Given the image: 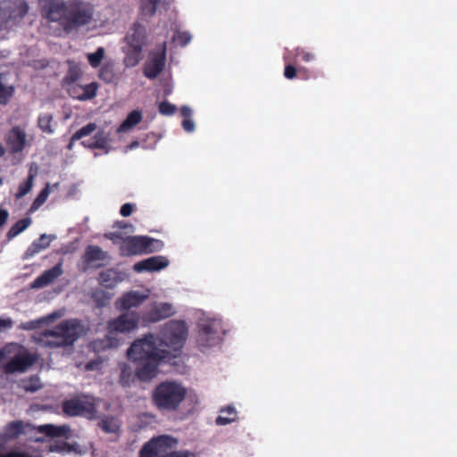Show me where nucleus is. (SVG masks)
I'll use <instances>...</instances> for the list:
<instances>
[{
    "label": "nucleus",
    "mask_w": 457,
    "mask_h": 457,
    "mask_svg": "<svg viewBox=\"0 0 457 457\" xmlns=\"http://www.w3.org/2000/svg\"><path fill=\"white\" fill-rule=\"evenodd\" d=\"M188 336L184 320H171L161 328L159 336L147 334L132 343L128 357L136 363V376L141 381H149L158 372L162 361L170 362L177 358Z\"/></svg>",
    "instance_id": "nucleus-1"
},
{
    "label": "nucleus",
    "mask_w": 457,
    "mask_h": 457,
    "mask_svg": "<svg viewBox=\"0 0 457 457\" xmlns=\"http://www.w3.org/2000/svg\"><path fill=\"white\" fill-rule=\"evenodd\" d=\"M94 5L83 0L68 1L56 20L66 33H71L89 25L94 20Z\"/></svg>",
    "instance_id": "nucleus-2"
},
{
    "label": "nucleus",
    "mask_w": 457,
    "mask_h": 457,
    "mask_svg": "<svg viewBox=\"0 0 457 457\" xmlns=\"http://www.w3.org/2000/svg\"><path fill=\"white\" fill-rule=\"evenodd\" d=\"M141 320V314L136 311L124 312L120 316L108 321V334L102 339L93 342L95 351H103L107 348H116L120 345V340L115 333H129L137 328Z\"/></svg>",
    "instance_id": "nucleus-3"
},
{
    "label": "nucleus",
    "mask_w": 457,
    "mask_h": 457,
    "mask_svg": "<svg viewBox=\"0 0 457 457\" xmlns=\"http://www.w3.org/2000/svg\"><path fill=\"white\" fill-rule=\"evenodd\" d=\"M127 50L125 51L124 64L126 67H135L143 59V49L146 43V29L139 23H134L125 37Z\"/></svg>",
    "instance_id": "nucleus-4"
},
{
    "label": "nucleus",
    "mask_w": 457,
    "mask_h": 457,
    "mask_svg": "<svg viewBox=\"0 0 457 457\" xmlns=\"http://www.w3.org/2000/svg\"><path fill=\"white\" fill-rule=\"evenodd\" d=\"M164 246L162 240L148 236H128L120 245V254L123 257L149 254L161 251Z\"/></svg>",
    "instance_id": "nucleus-5"
},
{
    "label": "nucleus",
    "mask_w": 457,
    "mask_h": 457,
    "mask_svg": "<svg viewBox=\"0 0 457 457\" xmlns=\"http://www.w3.org/2000/svg\"><path fill=\"white\" fill-rule=\"evenodd\" d=\"M177 444V439L170 436H159L144 445L140 457H162L167 450L175 447Z\"/></svg>",
    "instance_id": "nucleus-6"
},
{
    "label": "nucleus",
    "mask_w": 457,
    "mask_h": 457,
    "mask_svg": "<svg viewBox=\"0 0 457 457\" xmlns=\"http://www.w3.org/2000/svg\"><path fill=\"white\" fill-rule=\"evenodd\" d=\"M166 42L156 46V49L150 53L149 60L145 65L144 75L154 79L164 70L166 63Z\"/></svg>",
    "instance_id": "nucleus-7"
},
{
    "label": "nucleus",
    "mask_w": 457,
    "mask_h": 457,
    "mask_svg": "<svg viewBox=\"0 0 457 457\" xmlns=\"http://www.w3.org/2000/svg\"><path fill=\"white\" fill-rule=\"evenodd\" d=\"M99 405L96 402H63L62 410L68 416H82L92 420L100 418Z\"/></svg>",
    "instance_id": "nucleus-8"
},
{
    "label": "nucleus",
    "mask_w": 457,
    "mask_h": 457,
    "mask_svg": "<svg viewBox=\"0 0 457 457\" xmlns=\"http://www.w3.org/2000/svg\"><path fill=\"white\" fill-rule=\"evenodd\" d=\"M218 322L215 320H205L199 324L197 335V345L201 348L212 347L220 340L218 331Z\"/></svg>",
    "instance_id": "nucleus-9"
},
{
    "label": "nucleus",
    "mask_w": 457,
    "mask_h": 457,
    "mask_svg": "<svg viewBox=\"0 0 457 457\" xmlns=\"http://www.w3.org/2000/svg\"><path fill=\"white\" fill-rule=\"evenodd\" d=\"M186 394V388L179 383L165 381L156 386L153 400H184Z\"/></svg>",
    "instance_id": "nucleus-10"
},
{
    "label": "nucleus",
    "mask_w": 457,
    "mask_h": 457,
    "mask_svg": "<svg viewBox=\"0 0 457 457\" xmlns=\"http://www.w3.org/2000/svg\"><path fill=\"white\" fill-rule=\"evenodd\" d=\"M174 314L173 306L168 303H154L149 309L141 313V320L144 323H155L167 319Z\"/></svg>",
    "instance_id": "nucleus-11"
},
{
    "label": "nucleus",
    "mask_w": 457,
    "mask_h": 457,
    "mask_svg": "<svg viewBox=\"0 0 457 457\" xmlns=\"http://www.w3.org/2000/svg\"><path fill=\"white\" fill-rule=\"evenodd\" d=\"M4 141L11 154L21 153L28 145L27 134L20 126L12 127L6 133Z\"/></svg>",
    "instance_id": "nucleus-12"
},
{
    "label": "nucleus",
    "mask_w": 457,
    "mask_h": 457,
    "mask_svg": "<svg viewBox=\"0 0 457 457\" xmlns=\"http://www.w3.org/2000/svg\"><path fill=\"white\" fill-rule=\"evenodd\" d=\"M58 330L61 331L64 337L62 343H67L68 345H73L86 332L82 322L77 319L62 321L58 324Z\"/></svg>",
    "instance_id": "nucleus-13"
},
{
    "label": "nucleus",
    "mask_w": 457,
    "mask_h": 457,
    "mask_svg": "<svg viewBox=\"0 0 457 457\" xmlns=\"http://www.w3.org/2000/svg\"><path fill=\"white\" fill-rule=\"evenodd\" d=\"M37 361V356L29 353L15 355L3 365L2 370L5 374L24 372Z\"/></svg>",
    "instance_id": "nucleus-14"
},
{
    "label": "nucleus",
    "mask_w": 457,
    "mask_h": 457,
    "mask_svg": "<svg viewBox=\"0 0 457 457\" xmlns=\"http://www.w3.org/2000/svg\"><path fill=\"white\" fill-rule=\"evenodd\" d=\"M67 2L64 0H38L40 13L49 22H55Z\"/></svg>",
    "instance_id": "nucleus-15"
},
{
    "label": "nucleus",
    "mask_w": 457,
    "mask_h": 457,
    "mask_svg": "<svg viewBox=\"0 0 457 457\" xmlns=\"http://www.w3.org/2000/svg\"><path fill=\"white\" fill-rule=\"evenodd\" d=\"M148 297V294L129 291L117 299L115 306L120 312H130L131 308L140 306Z\"/></svg>",
    "instance_id": "nucleus-16"
},
{
    "label": "nucleus",
    "mask_w": 457,
    "mask_h": 457,
    "mask_svg": "<svg viewBox=\"0 0 457 457\" xmlns=\"http://www.w3.org/2000/svg\"><path fill=\"white\" fill-rule=\"evenodd\" d=\"M169 265V261L166 257L162 255L152 256L144 259L134 264L133 270L135 272L141 273L144 271H159Z\"/></svg>",
    "instance_id": "nucleus-17"
},
{
    "label": "nucleus",
    "mask_w": 457,
    "mask_h": 457,
    "mask_svg": "<svg viewBox=\"0 0 457 457\" xmlns=\"http://www.w3.org/2000/svg\"><path fill=\"white\" fill-rule=\"evenodd\" d=\"M107 257L105 252L100 246L97 245H88L87 246L84 254L81 257V261L84 265V270H87L90 267H94L96 269L103 267V263L93 264L98 261H104Z\"/></svg>",
    "instance_id": "nucleus-18"
},
{
    "label": "nucleus",
    "mask_w": 457,
    "mask_h": 457,
    "mask_svg": "<svg viewBox=\"0 0 457 457\" xmlns=\"http://www.w3.org/2000/svg\"><path fill=\"white\" fill-rule=\"evenodd\" d=\"M98 84L96 82H91L86 86L73 84L68 88L69 95L80 101L93 99L96 96Z\"/></svg>",
    "instance_id": "nucleus-19"
},
{
    "label": "nucleus",
    "mask_w": 457,
    "mask_h": 457,
    "mask_svg": "<svg viewBox=\"0 0 457 457\" xmlns=\"http://www.w3.org/2000/svg\"><path fill=\"white\" fill-rule=\"evenodd\" d=\"M62 274V263H57L49 270H45L32 283V288H43L51 284Z\"/></svg>",
    "instance_id": "nucleus-20"
},
{
    "label": "nucleus",
    "mask_w": 457,
    "mask_h": 457,
    "mask_svg": "<svg viewBox=\"0 0 457 457\" xmlns=\"http://www.w3.org/2000/svg\"><path fill=\"white\" fill-rule=\"evenodd\" d=\"M25 427L21 420L12 421L6 425L0 433V447H3L6 441L15 439L20 435L24 434Z\"/></svg>",
    "instance_id": "nucleus-21"
},
{
    "label": "nucleus",
    "mask_w": 457,
    "mask_h": 457,
    "mask_svg": "<svg viewBox=\"0 0 457 457\" xmlns=\"http://www.w3.org/2000/svg\"><path fill=\"white\" fill-rule=\"evenodd\" d=\"M64 337L61 331L58 330V325L53 329L46 330L41 334L40 341L44 345L55 348L61 346H67V343H62Z\"/></svg>",
    "instance_id": "nucleus-22"
},
{
    "label": "nucleus",
    "mask_w": 457,
    "mask_h": 457,
    "mask_svg": "<svg viewBox=\"0 0 457 457\" xmlns=\"http://www.w3.org/2000/svg\"><path fill=\"white\" fill-rule=\"evenodd\" d=\"M55 239V236L42 234L37 240L33 241L31 245L27 248L24 253V259H29L40 253L41 251L46 249L51 241Z\"/></svg>",
    "instance_id": "nucleus-23"
},
{
    "label": "nucleus",
    "mask_w": 457,
    "mask_h": 457,
    "mask_svg": "<svg viewBox=\"0 0 457 457\" xmlns=\"http://www.w3.org/2000/svg\"><path fill=\"white\" fill-rule=\"evenodd\" d=\"M37 431L49 437L66 436L70 432V428L66 425L55 426L53 424L40 425L36 428Z\"/></svg>",
    "instance_id": "nucleus-24"
},
{
    "label": "nucleus",
    "mask_w": 457,
    "mask_h": 457,
    "mask_svg": "<svg viewBox=\"0 0 457 457\" xmlns=\"http://www.w3.org/2000/svg\"><path fill=\"white\" fill-rule=\"evenodd\" d=\"M109 137L104 130H98L92 139L82 141L81 145L89 149L105 150L108 146Z\"/></svg>",
    "instance_id": "nucleus-25"
},
{
    "label": "nucleus",
    "mask_w": 457,
    "mask_h": 457,
    "mask_svg": "<svg viewBox=\"0 0 457 457\" xmlns=\"http://www.w3.org/2000/svg\"><path fill=\"white\" fill-rule=\"evenodd\" d=\"M238 419V412L236 407L228 404L226 408L220 411L219 416L216 418V424L219 426H226L232 422L237 421Z\"/></svg>",
    "instance_id": "nucleus-26"
},
{
    "label": "nucleus",
    "mask_w": 457,
    "mask_h": 457,
    "mask_svg": "<svg viewBox=\"0 0 457 457\" xmlns=\"http://www.w3.org/2000/svg\"><path fill=\"white\" fill-rule=\"evenodd\" d=\"M99 79L105 83H113L118 79L115 72V63L112 61H108L104 63L99 71Z\"/></svg>",
    "instance_id": "nucleus-27"
},
{
    "label": "nucleus",
    "mask_w": 457,
    "mask_h": 457,
    "mask_svg": "<svg viewBox=\"0 0 457 457\" xmlns=\"http://www.w3.org/2000/svg\"><path fill=\"white\" fill-rule=\"evenodd\" d=\"M99 284L106 288H113L119 282L117 272L109 269L100 272L98 277Z\"/></svg>",
    "instance_id": "nucleus-28"
},
{
    "label": "nucleus",
    "mask_w": 457,
    "mask_h": 457,
    "mask_svg": "<svg viewBox=\"0 0 457 457\" xmlns=\"http://www.w3.org/2000/svg\"><path fill=\"white\" fill-rule=\"evenodd\" d=\"M32 220L29 217L23 218L16 221L8 230L6 237L8 240H12L19 234L26 230L31 224Z\"/></svg>",
    "instance_id": "nucleus-29"
},
{
    "label": "nucleus",
    "mask_w": 457,
    "mask_h": 457,
    "mask_svg": "<svg viewBox=\"0 0 457 457\" xmlns=\"http://www.w3.org/2000/svg\"><path fill=\"white\" fill-rule=\"evenodd\" d=\"M142 120V113L137 110H134L129 113L124 121L120 124L118 131L124 132L132 129L134 126L138 124Z\"/></svg>",
    "instance_id": "nucleus-30"
},
{
    "label": "nucleus",
    "mask_w": 457,
    "mask_h": 457,
    "mask_svg": "<svg viewBox=\"0 0 457 457\" xmlns=\"http://www.w3.org/2000/svg\"><path fill=\"white\" fill-rule=\"evenodd\" d=\"M15 93V87L12 85H5L2 81V76L0 75V104L7 105Z\"/></svg>",
    "instance_id": "nucleus-31"
},
{
    "label": "nucleus",
    "mask_w": 457,
    "mask_h": 457,
    "mask_svg": "<svg viewBox=\"0 0 457 457\" xmlns=\"http://www.w3.org/2000/svg\"><path fill=\"white\" fill-rule=\"evenodd\" d=\"M54 118L50 113H41L37 118V127L46 134L51 135L54 132L53 128Z\"/></svg>",
    "instance_id": "nucleus-32"
},
{
    "label": "nucleus",
    "mask_w": 457,
    "mask_h": 457,
    "mask_svg": "<svg viewBox=\"0 0 457 457\" xmlns=\"http://www.w3.org/2000/svg\"><path fill=\"white\" fill-rule=\"evenodd\" d=\"M101 428L110 434H117L120 431V421L114 417H103L100 423Z\"/></svg>",
    "instance_id": "nucleus-33"
},
{
    "label": "nucleus",
    "mask_w": 457,
    "mask_h": 457,
    "mask_svg": "<svg viewBox=\"0 0 457 457\" xmlns=\"http://www.w3.org/2000/svg\"><path fill=\"white\" fill-rule=\"evenodd\" d=\"M49 193V184L47 183L31 204L29 212L33 213L37 211L46 202Z\"/></svg>",
    "instance_id": "nucleus-34"
},
{
    "label": "nucleus",
    "mask_w": 457,
    "mask_h": 457,
    "mask_svg": "<svg viewBox=\"0 0 457 457\" xmlns=\"http://www.w3.org/2000/svg\"><path fill=\"white\" fill-rule=\"evenodd\" d=\"M34 178H35V175L32 174L31 172H29L26 180L19 186L18 190L15 194L16 199L22 198L23 196H25L27 194H29L31 191L32 187H33Z\"/></svg>",
    "instance_id": "nucleus-35"
},
{
    "label": "nucleus",
    "mask_w": 457,
    "mask_h": 457,
    "mask_svg": "<svg viewBox=\"0 0 457 457\" xmlns=\"http://www.w3.org/2000/svg\"><path fill=\"white\" fill-rule=\"evenodd\" d=\"M104 48L100 46L95 53L87 54V58L92 68H97L100 66L104 57Z\"/></svg>",
    "instance_id": "nucleus-36"
},
{
    "label": "nucleus",
    "mask_w": 457,
    "mask_h": 457,
    "mask_svg": "<svg viewBox=\"0 0 457 457\" xmlns=\"http://www.w3.org/2000/svg\"><path fill=\"white\" fill-rule=\"evenodd\" d=\"M160 1L161 0H141L140 9L142 13L148 16L154 15Z\"/></svg>",
    "instance_id": "nucleus-37"
},
{
    "label": "nucleus",
    "mask_w": 457,
    "mask_h": 457,
    "mask_svg": "<svg viewBox=\"0 0 457 457\" xmlns=\"http://www.w3.org/2000/svg\"><path fill=\"white\" fill-rule=\"evenodd\" d=\"M81 77V70L77 65H72L69 68L67 74L64 77V83L69 87L75 84V82Z\"/></svg>",
    "instance_id": "nucleus-38"
},
{
    "label": "nucleus",
    "mask_w": 457,
    "mask_h": 457,
    "mask_svg": "<svg viewBox=\"0 0 457 457\" xmlns=\"http://www.w3.org/2000/svg\"><path fill=\"white\" fill-rule=\"evenodd\" d=\"M96 124L89 122L72 135V141H78L96 130Z\"/></svg>",
    "instance_id": "nucleus-39"
},
{
    "label": "nucleus",
    "mask_w": 457,
    "mask_h": 457,
    "mask_svg": "<svg viewBox=\"0 0 457 457\" xmlns=\"http://www.w3.org/2000/svg\"><path fill=\"white\" fill-rule=\"evenodd\" d=\"M71 445H77L74 442H58L54 443L49 446L51 453H66L71 451Z\"/></svg>",
    "instance_id": "nucleus-40"
},
{
    "label": "nucleus",
    "mask_w": 457,
    "mask_h": 457,
    "mask_svg": "<svg viewBox=\"0 0 457 457\" xmlns=\"http://www.w3.org/2000/svg\"><path fill=\"white\" fill-rule=\"evenodd\" d=\"M158 109L160 113L165 116H171L177 111V107L174 104L169 103L168 101L161 102L159 104Z\"/></svg>",
    "instance_id": "nucleus-41"
},
{
    "label": "nucleus",
    "mask_w": 457,
    "mask_h": 457,
    "mask_svg": "<svg viewBox=\"0 0 457 457\" xmlns=\"http://www.w3.org/2000/svg\"><path fill=\"white\" fill-rule=\"evenodd\" d=\"M158 410L162 412L175 411L179 407V402H154Z\"/></svg>",
    "instance_id": "nucleus-42"
},
{
    "label": "nucleus",
    "mask_w": 457,
    "mask_h": 457,
    "mask_svg": "<svg viewBox=\"0 0 457 457\" xmlns=\"http://www.w3.org/2000/svg\"><path fill=\"white\" fill-rule=\"evenodd\" d=\"M295 57H300L302 59V61H303L305 62H312L315 59V56L313 54L307 52L303 48L297 47V48H295Z\"/></svg>",
    "instance_id": "nucleus-43"
},
{
    "label": "nucleus",
    "mask_w": 457,
    "mask_h": 457,
    "mask_svg": "<svg viewBox=\"0 0 457 457\" xmlns=\"http://www.w3.org/2000/svg\"><path fill=\"white\" fill-rule=\"evenodd\" d=\"M174 39L184 46L190 42L191 35L188 32H178Z\"/></svg>",
    "instance_id": "nucleus-44"
},
{
    "label": "nucleus",
    "mask_w": 457,
    "mask_h": 457,
    "mask_svg": "<svg viewBox=\"0 0 457 457\" xmlns=\"http://www.w3.org/2000/svg\"><path fill=\"white\" fill-rule=\"evenodd\" d=\"M40 387H41V384H40L39 378L37 377L31 378L29 381V384H26L24 386V388L27 391H30V392H35V391L38 390Z\"/></svg>",
    "instance_id": "nucleus-45"
},
{
    "label": "nucleus",
    "mask_w": 457,
    "mask_h": 457,
    "mask_svg": "<svg viewBox=\"0 0 457 457\" xmlns=\"http://www.w3.org/2000/svg\"><path fill=\"white\" fill-rule=\"evenodd\" d=\"M296 75H297V69L294 65L288 63L285 66L284 76L286 79H294L296 77Z\"/></svg>",
    "instance_id": "nucleus-46"
},
{
    "label": "nucleus",
    "mask_w": 457,
    "mask_h": 457,
    "mask_svg": "<svg viewBox=\"0 0 457 457\" xmlns=\"http://www.w3.org/2000/svg\"><path fill=\"white\" fill-rule=\"evenodd\" d=\"M40 324H41V321L39 320H30V321L21 323L19 326V328L23 330H34V329H37Z\"/></svg>",
    "instance_id": "nucleus-47"
},
{
    "label": "nucleus",
    "mask_w": 457,
    "mask_h": 457,
    "mask_svg": "<svg viewBox=\"0 0 457 457\" xmlns=\"http://www.w3.org/2000/svg\"><path fill=\"white\" fill-rule=\"evenodd\" d=\"M104 237L111 240L113 244L121 243L125 238L120 232H109L104 234Z\"/></svg>",
    "instance_id": "nucleus-48"
},
{
    "label": "nucleus",
    "mask_w": 457,
    "mask_h": 457,
    "mask_svg": "<svg viewBox=\"0 0 457 457\" xmlns=\"http://www.w3.org/2000/svg\"><path fill=\"white\" fill-rule=\"evenodd\" d=\"M134 210V205L130 203L124 204L120 210V213L123 217H129Z\"/></svg>",
    "instance_id": "nucleus-49"
},
{
    "label": "nucleus",
    "mask_w": 457,
    "mask_h": 457,
    "mask_svg": "<svg viewBox=\"0 0 457 457\" xmlns=\"http://www.w3.org/2000/svg\"><path fill=\"white\" fill-rule=\"evenodd\" d=\"M166 457H196L195 453L188 451L173 452Z\"/></svg>",
    "instance_id": "nucleus-50"
},
{
    "label": "nucleus",
    "mask_w": 457,
    "mask_h": 457,
    "mask_svg": "<svg viewBox=\"0 0 457 457\" xmlns=\"http://www.w3.org/2000/svg\"><path fill=\"white\" fill-rule=\"evenodd\" d=\"M13 321L11 319H0V333L5 329L11 328Z\"/></svg>",
    "instance_id": "nucleus-51"
},
{
    "label": "nucleus",
    "mask_w": 457,
    "mask_h": 457,
    "mask_svg": "<svg viewBox=\"0 0 457 457\" xmlns=\"http://www.w3.org/2000/svg\"><path fill=\"white\" fill-rule=\"evenodd\" d=\"M182 127L187 132H192L195 129L194 121L191 119H184Z\"/></svg>",
    "instance_id": "nucleus-52"
},
{
    "label": "nucleus",
    "mask_w": 457,
    "mask_h": 457,
    "mask_svg": "<svg viewBox=\"0 0 457 457\" xmlns=\"http://www.w3.org/2000/svg\"><path fill=\"white\" fill-rule=\"evenodd\" d=\"M8 217H9L8 211L0 206V228L3 227L6 223Z\"/></svg>",
    "instance_id": "nucleus-53"
},
{
    "label": "nucleus",
    "mask_w": 457,
    "mask_h": 457,
    "mask_svg": "<svg viewBox=\"0 0 457 457\" xmlns=\"http://www.w3.org/2000/svg\"><path fill=\"white\" fill-rule=\"evenodd\" d=\"M0 457H32V456L28 453H25L11 452L6 454H3Z\"/></svg>",
    "instance_id": "nucleus-54"
},
{
    "label": "nucleus",
    "mask_w": 457,
    "mask_h": 457,
    "mask_svg": "<svg viewBox=\"0 0 457 457\" xmlns=\"http://www.w3.org/2000/svg\"><path fill=\"white\" fill-rule=\"evenodd\" d=\"M180 113H181L182 117H184V119H189L192 114V111L187 106H182V108L180 110Z\"/></svg>",
    "instance_id": "nucleus-55"
},
{
    "label": "nucleus",
    "mask_w": 457,
    "mask_h": 457,
    "mask_svg": "<svg viewBox=\"0 0 457 457\" xmlns=\"http://www.w3.org/2000/svg\"><path fill=\"white\" fill-rule=\"evenodd\" d=\"M114 226L120 229H127V228H132L131 224H129L124 220L116 221Z\"/></svg>",
    "instance_id": "nucleus-56"
},
{
    "label": "nucleus",
    "mask_w": 457,
    "mask_h": 457,
    "mask_svg": "<svg viewBox=\"0 0 457 457\" xmlns=\"http://www.w3.org/2000/svg\"><path fill=\"white\" fill-rule=\"evenodd\" d=\"M127 378H128L127 368L125 367L122 369L120 378V383L124 386L129 383V378L127 379Z\"/></svg>",
    "instance_id": "nucleus-57"
},
{
    "label": "nucleus",
    "mask_w": 457,
    "mask_h": 457,
    "mask_svg": "<svg viewBox=\"0 0 457 457\" xmlns=\"http://www.w3.org/2000/svg\"><path fill=\"white\" fill-rule=\"evenodd\" d=\"M4 154H5V149H4V145L0 143V158L2 156H4Z\"/></svg>",
    "instance_id": "nucleus-58"
},
{
    "label": "nucleus",
    "mask_w": 457,
    "mask_h": 457,
    "mask_svg": "<svg viewBox=\"0 0 457 457\" xmlns=\"http://www.w3.org/2000/svg\"><path fill=\"white\" fill-rule=\"evenodd\" d=\"M74 142L75 141H72V137H71V139H70V143L68 145V149H70V150L72 149Z\"/></svg>",
    "instance_id": "nucleus-59"
},
{
    "label": "nucleus",
    "mask_w": 457,
    "mask_h": 457,
    "mask_svg": "<svg viewBox=\"0 0 457 457\" xmlns=\"http://www.w3.org/2000/svg\"><path fill=\"white\" fill-rule=\"evenodd\" d=\"M98 403H100L101 402H97ZM104 403V406L105 409H108L111 407V404L108 403V402H102Z\"/></svg>",
    "instance_id": "nucleus-60"
},
{
    "label": "nucleus",
    "mask_w": 457,
    "mask_h": 457,
    "mask_svg": "<svg viewBox=\"0 0 457 457\" xmlns=\"http://www.w3.org/2000/svg\"><path fill=\"white\" fill-rule=\"evenodd\" d=\"M4 358V353L0 350V361Z\"/></svg>",
    "instance_id": "nucleus-61"
},
{
    "label": "nucleus",
    "mask_w": 457,
    "mask_h": 457,
    "mask_svg": "<svg viewBox=\"0 0 457 457\" xmlns=\"http://www.w3.org/2000/svg\"><path fill=\"white\" fill-rule=\"evenodd\" d=\"M87 369L91 370L92 369V363H89L87 365Z\"/></svg>",
    "instance_id": "nucleus-62"
},
{
    "label": "nucleus",
    "mask_w": 457,
    "mask_h": 457,
    "mask_svg": "<svg viewBox=\"0 0 457 457\" xmlns=\"http://www.w3.org/2000/svg\"><path fill=\"white\" fill-rule=\"evenodd\" d=\"M109 299H110V298H109V297H107V298H106V300L103 302V305H105Z\"/></svg>",
    "instance_id": "nucleus-63"
},
{
    "label": "nucleus",
    "mask_w": 457,
    "mask_h": 457,
    "mask_svg": "<svg viewBox=\"0 0 457 457\" xmlns=\"http://www.w3.org/2000/svg\"><path fill=\"white\" fill-rule=\"evenodd\" d=\"M37 441L43 442V439L42 438H37Z\"/></svg>",
    "instance_id": "nucleus-64"
}]
</instances>
